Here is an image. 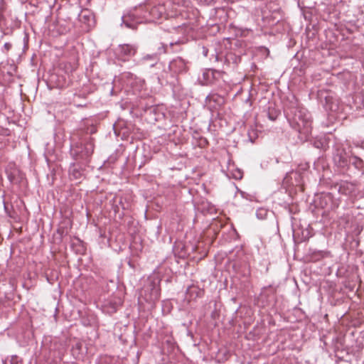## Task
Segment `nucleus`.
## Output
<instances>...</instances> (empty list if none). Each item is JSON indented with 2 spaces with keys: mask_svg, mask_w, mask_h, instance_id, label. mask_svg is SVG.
Returning <instances> with one entry per match:
<instances>
[{
  "mask_svg": "<svg viewBox=\"0 0 364 364\" xmlns=\"http://www.w3.org/2000/svg\"><path fill=\"white\" fill-rule=\"evenodd\" d=\"M284 114L290 126L299 133L301 138L307 139L312 130L311 117L308 110L294 100L286 106Z\"/></svg>",
  "mask_w": 364,
  "mask_h": 364,
  "instance_id": "nucleus-1",
  "label": "nucleus"
},
{
  "mask_svg": "<svg viewBox=\"0 0 364 364\" xmlns=\"http://www.w3.org/2000/svg\"><path fill=\"white\" fill-rule=\"evenodd\" d=\"M95 149V139L90 136L71 145L70 153L75 161L88 163Z\"/></svg>",
  "mask_w": 364,
  "mask_h": 364,
  "instance_id": "nucleus-2",
  "label": "nucleus"
},
{
  "mask_svg": "<svg viewBox=\"0 0 364 364\" xmlns=\"http://www.w3.org/2000/svg\"><path fill=\"white\" fill-rule=\"evenodd\" d=\"M160 279L157 277H149L144 284L139 294V302H146L152 306L160 297Z\"/></svg>",
  "mask_w": 364,
  "mask_h": 364,
  "instance_id": "nucleus-3",
  "label": "nucleus"
},
{
  "mask_svg": "<svg viewBox=\"0 0 364 364\" xmlns=\"http://www.w3.org/2000/svg\"><path fill=\"white\" fill-rule=\"evenodd\" d=\"M142 14V18L144 23H154L159 20L165 13V8L163 5L157 6H141L139 7Z\"/></svg>",
  "mask_w": 364,
  "mask_h": 364,
  "instance_id": "nucleus-4",
  "label": "nucleus"
},
{
  "mask_svg": "<svg viewBox=\"0 0 364 364\" xmlns=\"http://www.w3.org/2000/svg\"><path fill=\"white\" fill-rule=\"evenodd\" d=\"M142 14L139 8L127 11L122 16V26L136 30L139 24L143 23Z\"/></svg>",
  "mask_w": 364,
  "mask_h": 364,
  "instance_id": "nucleus-5",
  "label": "nucleus"
},
{
  "mask_svg": "<svg viewBox=\"0 0 364 364\" xmlns=\"http://www.w3.org/2000/svg\"><path fill=\"white\" fill-rule=\"evenodd\" d=\"M189 61L181 57L173 58L168 63L171 77L175 78L178 75L186 74L189 70Z\"/></svg>",
  "mask_w": 364,
  "mask_h": 364,
  "instance_id": "nucleus-6",
  "label": "nucleus"
},
{
  "mask_svg": "<svg viewBox=\"0 0 364 364\" xmlns=\"http://www.w3.org/2000/svg\"><path fill=\"white\" fill-rule=\"evenodd\" d=\"M225 98L218 93L212 92L205 98L206 105L211 110H216L225 104Z\"/></svg>",
  "mask_w": 364,
  "mask_h": 364,
  "instance_id": "nucleus-7",
  "label": "nucleus"
},
{
  "mask_svg": "<svg viewBox=\"0 0 364 364\" xmlns=\"http://www.w3.org/2000/svg\"><path fill=\"white\" fill-rule=\"evenodd\" d=\"M159 61V56L157 53L146 54L137 60L136 65L145 67L153 68Z\"/></svg>",
  "mask_w": 364,
  "mask_h": 364,
  "instance_id": "nucleus-8",
  "label": "nucleus"
},
{
  "mask_svg": "<svg viewBox=\"0 0 364 364\" xmlns=\"http://www.w3.org/2000/svg\"><path fill=\"white\" fill-rule=\"evenodd\" d=\"M122 304V299L120 297L114 296L106 300L103 307L107 313L112 314L115 313Z\"/></svg>",
  "mask_w": 364,
  "mask_h": 364,
  "instance_id": "nucleus-9",
  "label": "nucleus"
},
{
  "mask_svg": "<svg viewBox=\"0 0 364 364\" xmlns=\"http://www.w3.org/2000/svg\"><path fill=\"white\" fill-rule=\"evenodd\" d=\"M274 290L271 287H266L262 288L259 295V299L262 301V305L267 306L274 299Z\"/></svg>",
  "mask_w": 364,
  "mask_h": 364,
  "instance_id": "nucleus-10",
  "label": "nucleus"
},
{
  "mask_svg": "<svg viewBox=\"0 0 364 364\" xmlns=\"http://www.w3.org/2000/svg\"><path fill=\"white\" fill-rule=\"evenodd\" d=\"M6 172L9 181L14 184L21 183L24 178L23 173L17 168H11Z\"/></svg>",
  "mask_w": 364,
  "mask_h": 364,
  "instance_id": "nucleus-11",
  "label": "nucleus"
},
{
  "mask_svg": "<svg viewBox=\"0 0 364 364\" xmlns=\"http://www.w3.org/2000/svg\"><path fill=\"white\" fill-rule=\"evenodd\" d=\"M137 46L132 44L119 45L118 47V53L121 57L130 58L134 56L137 50Z\"/></svg>",
  "mask_w": 364,
  "mask_h": 364,
  "instance_id": "nucleus-12",
  "label": "nucleus"
},
{
  "mask_svg": "<svg viewBox=\"0 0 364 364\" xmlns=\"http://www.w3.org/2000/svg\"><path fill=\"white\" fill-rule=\"evenodd\" d=\"M221 73L216 70L208 69L203 73V78L204 80V85H212L215 83V81L220 77Z\"/></svg>",
  "mask_w": 364,
  "mask_h": 364,
  "instance_id": "nucleus-13",
  "label": "nucleus"
},
{
  "mask_svg": "<svg viewBox=\"0 0 364 364\" xmlns=\"http://www.w3.org/2000/svg\"><path fill=\"white\" fill-rule=\"evenodd\" d=\"M330 252L326 250H317L315 249H309L308 252V258L310 262H316L321 259L328 257Z\"/></svg>",
  "mask_w": 364,
  "mask_h": 364,
  "instance_id": "nucleus-14",
  "label": "nucleus"
},
{
  "mask_svg": "<svg viewBox=\"0 0 364 364\" xmlns=\"http://www.w3.org/2000/svg\"><path fill=\"white\" fill-rule=\"evenodd\" d=\"M337 186L338 193L342 195L349 196L355 191V185L347 181H341Z\"/></svg>",
  "mask_w": 364,
  "mask_h": 364,
  "instance_id": "nucleus-15",
  "label": "nucleus"
},
{
  "mask_svg": "<svg viewBox=\"0 0 364 364\" xmlns=\"http://www.w3.org/2000/svg\"><path fill=\"white\" fill-rule=\"evenodd\" d=\"M335 164L341 168H344L348 165V159L346 156V152L343 149H337L333 156Z\"/></svg>",
  "mask_w": 364,
  "mask_h": 364,
  "instance_id": "nucleus-16",
  "label": "nucleus"
},
{
  "mask_svg": "<svg viewBox=\"0 0 364 364\" xmlns=\"http://www.w3.org/2000/svg\"><path fill=\"white\" fill-rule=\"evenodd\" d=\"M69 177L71 180H80L83 176V170L79 164L72 163L69 168Z\"/></svg>",
  "mask_w": 364,
  "mask_h": 364,
  "instance_id": "nucleus-17",
  "label": "nucleus"
},
{
  "mask_svg": "<svg viewBox=\"0 0 364 364\" xmlns=\"http://www.w3.org/2000/svg\"><path fill=\"white\" fill-rule=\"evenodd\" d=\"M310 237V232L308 230H294L293 232L294 240L299 243L309 240Z\"/></svg>",
  "mask_w": 364,
  "mask_h": 364,
  "instance_id": "nucleus-18",
  "label": "nucleus"
},
{
  "mask_svg": "<svg viewBox=\"0 0 364 364\" xmlns=\"http://www.w3.org/2000/svg\"><path fill=\"white\" fill-rule=\"evenodd\" d=\"M94 17L90 11L87 9L82 10L78 14V20L81 23L86 24L87 26H91V23L93 21Z\"/></svg>",
  "mask_w": 364,
  "mask_h": 364,
  "instance_id": "nucleus-19",
  "label": "nucleus"
},
{
  "mask_svg": "<svg viewBox=\"0 0 364 364\" xmlns=\"http://www.w3.org/2000/svg\"><path fill=\"white\" fill-rule=\"evenodd\" d=\"M350 163L359 171L363 172L364 161L356 156L353 152L350 153Z\"/></svg>",
  "mask_w": 364,
  "mask_h": 364,
  "instance_id": "nucleus-20",
  "label": "nucleus"
},
{
  "mask_svg": "<svg viewBox=\"0 0 364 364\" xmlns=\"http://www.w3.org/2000/svg\"><path fill=\"white\" fill-rule=\"evenodd\" d=\"M57 32L62 35L65 34L70 30V25L65 21H58L55 25Z\"/></svg>",
  "mask_w": 364,
  "mask_h": 364,
  "instance_id": "nucleus-21",
  "label": "nucleus"
},
{
  "mask_svg": "<svg viewBox=\"0 0 364 364\" xmlns=\"http://www.w3.org/2000/svg\"><path fill=\"white\" fill-rule=\"evenodd\" d=\"M267 114L271 121H275L280 114V111L278 109H275L272 105H269L267 108Z\"/></svg>",
  "mask_w": 364,
  "mask_h": 364,
  "instance_id": "nucleus-22",
  "label": "nucleus"
},
{
  "mask_svg": "<svg viewBox=\"0 0 364 364\" xmlns=\"http://www.w3.org/2000/svg\"><path fill=\"white\" fill-rule=\"evenodd\" d=\"M82 346L80 343H76L72 348V353L77 359L82 357Z\"/></svg>",
  "mask_w": 364,
  "mask_h": 364,
  "instance_id": "nucleus-23",
  "label": "nucleus"
},
{
  "mask_svg": "<svg viewBox=\"0 0 364 364\" xmlns=\"http://www.w3.org/2000/svg\"><path fill=\"white\" fill-rule=\"evenodd\" d=\"M63 69L68 74L72 73L77 69V64L75 63L66 62L63 64Z\"/></svg>",
  "mask_w": 364,
  "mask_h": 364,
  "instance_id": "nucleus-24",
  "label": "nucleus"
},
{
  "mask_svg": "<svg viewBox=\"0 0 364 364\" xmlns=\"http://www.w3.org/2000/svg\"><path fill=\"white\" fill-rule=\"evenodd\" d=\"M115 359L112 357L103 355L101 356L97 364H114Z\"/></svg>",
  "mask_w": 364,
  "mask_h": 364,
  "instance_id": "nucleus-25",
  "label": "nucleus"
},
{
  "mask_svg": "<svg viewBox=\"0 0 364 364\" xmlns=\"http://www.w3.org/2000/svg\"><path fill=\"white\" fill-rule=\"evenodd\" d=\"M3 364H22V361L18 356L12 355L9 360H4Z\"/></svg>",
  "mask_w": 364,
  "mask_h": 364,
  "instance_id": "nucleus-26",
  "label": "nucleus"
},
{
  "mask_svg": "<svg viewBox=\"0 0 364 364\" xmlns=\"http://www.w3.org/2000/svg\"><path fill=\"white\" fill-rule=\"evenodd\" d=\"M267 214H268V210L263 208H258L256 211L257 218L260 220H263V219L266 218V217L267 216Z\"/></svg>",
  "mask_w": 364,
  "mask_h": 364,
  "instance_id": "nucleus-27",
  "label": "nucleus"
},
{
  "mask_svg": "<svg viewBox=\"0 0 364 364\" xmlns=\"http://www.w3.org/2000/svg\"><path fill=\"white\" fill-rule=\"evenodd\" d=\"M119 208H121L122 210H125L127 208L122 198H119L118 204H115L113 205V209L115 213L119 211Z\"/></svg>",
  "mask_w": 364,
  "mask_h": 364,
  "instance_id": "nucleus-28",
  "label": "nucleus"
},
{
  "mask_svg": "<svg viewBox=\"0 0 364 364\" xmlns=\"http://www.w3.org/2000/svg\"><path fill=\"white\" fill-rule=\"evenodd\" d=\"M97 132V128L94 125H91L90 127L87 129V133L90 134H93Z\"/></svg>",
  "mask_w": 364,
  "mask_h": 364,
  "instance_id": "nucleus-29",
  "label": "nucleus"
},
{
  "mask_svg": "<svg viewBox=\"0 0 364 364\" xmlns=\"http://www.w3.org/2000/svg\"><path fill=\"white\" fill-rule=\"evenodd\" d=\"M328 200H331V197H330V196H329V195H326V196H324L323 197H322V198H321L320 204H321V205L323 208V201H325V203H326V201H327Z\"/></svg>",
  "mask_w": 364,
  "mask_h": 364,
  "instance_id": "nucleus-30",
  "label": "nucleus"
},
{
  "mask_svg": "<svg viewBox=\"0 0 364 364\" xmlns=\"http://www.w3.org/2000/svg\"><path fill=\"white\" fill-rule=\"evenodd\" d=\"M12 45L10 43H5L4 45V48L9 51L11 48Z\"/></svg>",
  "mask_w": 364,
  "mask_h": 364,
  "instance_id": "nucleus-31",
  "label": "nucleus"
},
{
  "mask_svg": "<svg viewBox=\"0 0 364 364\" xmlns=\"http://www.w3.org/2000/svg\"><path fill=\"white\" fill-rule=\"evenodd\" d=\"M183 43V41H179V40H178V41H176L170 42V43H169V44H170V46H171V47H173L174 45H179V44H181V43Z\"/></svg>",
  "mask_w": 364,
  "mask_h": 364,
  "instance_id": "nucleus-32",
  "label": "nucleus"
},
{
  "mask_svg": "<svg viewBox=\"0 0 364 364\" xmlns=\"http://www.w3.org/2000/svg\"><path fill=\"white\" fill-rule=\"evenodd\" d=\"M234 176L237 179H240L242 177V173L240 171H237V174H235Z\"/></svg>",
  "mask_w": 364,
  "mask_h": 364,
  "instance_id": "nucleus-33",
  "label": "nucleus"
},
{
  "mask_svg": "<svg viewBox=\"0 0 364 364\" xmlns=\"http://www.w3.org/2000/svg\"><path fill=\"white\" fill-rule=\"evenodd\" d=\"M355 147H360L363 149H364V142H361L360 144V143H354Z\"/></svg>",
  "mask_w": 364,
  "mask_h": 364,
  "instance_id": "nucleus-34",
  "label": "nucleus"
},
{
  "mask_svg": "<svg viewBox=\"0 0 364 364\" xmlns=\"http://www.w3.org/2000/svg\"><path fill=\"white\" fill-rule=\"evenodd\" d=\"M203 54H204V55H205V56H207V55H208V50H203Z\"/></svg>",
  "mask_w": 364,
  "mask_h": 364,
  "instance_id": "nucleus-35",
  "label": "nucleus"
},
{
  "mask_svg": "<svg viewBox=\"0 0 364 364\" xmlns=\"http://www.w3.org/2000/svg\"><path fill=\"white\" fill-rule=\"evenodd\" d=\"M4 209H5V210H6V211H7V210H8V208H7V206L6 205V204H5V203H4Z\"/></svg>",
  "mask_w": 364,
  "mask_h": 364,
  "instance_id": "nucleus-36",
  "label": "nucleus"
},
{
  "mask_svg": "<svg viewBox=\"0 0 364 364\" xmlns=\"http://www.w3.org/2000/svg\"><path fill=\"white\" fill-rule=\"evenodd\" d=\"M189 291H191V292H193V291L191 290V288L189 287L188 289H187V292H188Z\"/></svg>",
  "mask_w": 364,
  "mask_h": 364,
  "instance_id": "nucleus-37",
  "label": "nucleus"
},
{
  "mask_svg": "<svg viewBox=\"0 0 364 364\" xmlns=\"http://www.w3.org/2000/svg\"><path fill=\"white\" fill-rule=\"evenodd\" d=\"M158 80H159V82L161 84H162V82H161V77H158Z\"/></svg>",
  "mask_w": 364,
  "mask_h": 364,
  "instance_id": "nucleus-38",
  "label": "nucleus"
},
{
  "mask_svg": "<svg viewBox=\"0 0 364 364\" xmlns=\"http://www.w3.org/2000/svg\"><path fill=\"white\" fill-rule=\"evenodd\" d=\"M250 30H249V29H246V30L245 31V32H247V33H248V32H250Z\"/></svg>",
  "mask_w": 364,
  "mask_h": 364,
  "instance_id": "nucleus-39",
  "label": "nucleus"
},
{
  "mask_svg": "<svg viewBox=\"0 0 364 364\" xmlns=\"http://www.w3.org/2000/svg\"><path fill=\"white\" fill-rule=\"evenodd\" d=\"M77 107H82L81 105H77Z\"/></svg>",
  "mask_w": 364,
  "mask_h": 364,
  "instance_id": "nucleus-40",
  "label": "nucleus"
},
{
  "mask_svg": "<svg viewBox=\"0 0 364 364\" xmlns=\"http://www.w3.org/2000/svg\"><path fill=\"white\" fill-rule=\"evenodd\" d=\"M196 294H198L199 291L197 289H196Z\"/></svg>",
  "mask_w": 364,
  "mask_h": 364,
  "instance_id": "nucleus-41",
  "label": "nucleus"
}]
</instances>
